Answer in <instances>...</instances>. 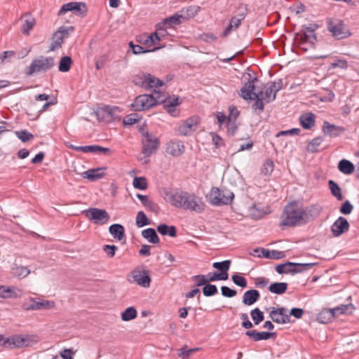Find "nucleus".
<instances>
[{
  "label": "nucleus",
  "instance_id": "obj_40",
  "mask_svg": "<svg viewBox=\"0 0 359 359\" xmlns=\"http://www.w3.org/2000/svg\"><path fill=\"white\" fill-rule=\"evenodd\" d=\"M165 23L168 25V27H172L174 25H177L182 24L184 21L183 17L179 13L172 15L169 18H166L163 20Z\"/></svg>",
  "mask_w": 359,
  "mask_h": 359
},
{
  "label": "nucleus",
  "instance_id": "obj_1",
  "mask_svg": "<svg viewBox=\"0 0 359 359\" xmlns=\"http://www.w3.org/2000/svg\"><path fill=\"white\" fill-rule=\"evenodd\" d=\"M167 196L168 202L176 208L198 212H201L204 210V205L201 198L195 194L180 191L171 194L170 196L167 194Z\"/></svg>",
  "mask_w": 359,
  "mask_h": 359
},
{
  "label": "nucleus",
  "instance_id": "obj_24",
  "mask_svg": "<svg viewBox=\"0 0 359 359\" xmlns=\"http://www.w3.org/2000/svg\"><path fill=\"white\" fill-rule=\"evenodd\" d=\"M259 298V292L257 290L251 289L244 292L242 302L245 306H251L257 302Z\"/></svg>",
  "mask_w": 359,
  "mask_h": 359
},
{
  "label": "nucleus",
  "instance_id": "obj_18",
  "mask_svg": "<svg viewBox=\"0 0 359 359\" xmlns=\"http://www.w3.org/2000/svg\"><path fill=\"white\" fill-rule=\"evenodd\" d=\"M140 79L142 81V87L146 89L161 87L164 85V82L162 80H160L149 73H143Z\"/></svg>",
  "mask_w": 359,
  "mask_h": 359
},
{
  "label": "nucleus",
  "instance_id": "obj_48",
  "mask_svg": "<svg viewBox=\"0 0 359 359\" xmlns=\"http://www.w3.org/2000/svg\"><path fill=\"white\" fill-rule=\"evenodd\" d=\"M142 117L136 113L130 114L126 116L123 118V123L124 126H131L135 123L139 122Z\"/></svg>",
  "mask_w": 359,
  "mask_h": 359
},
{
  "label": "nucleus",
  "instance_id": "obj_52",
  "mask_svg": "<svg viewBox=\"0 0 359 359\" xmlns=\"http://www.w3.org/2000/svg\"><path fill=\"white\" fill-rule=\"evenodd\" d=\"M203 294L205 297H212L218 293L217 287L215 285L207 283L202 288Z\"/></svg>",
  "mask_w": 359,
  "mask_h": 359
},
{
  "label": "nucleus",
  "instance_id": "obj_3",
  "mask_svg": "<svg viewBox=\"0 0 359 359\" xmlns=\"http://www.w3.org/2000/svg\"><path fill=\"white\" fill-rule=\"evenodd\" d=\"M55 65L53 57L39 55L34 58L29 66L27 67L25 74L27 76H32L35 73L46 72L51 69Z\"/></svg>",
  "mask_w": 359,
  "mask_h": 359
},
{
  "label": "nucleus",
  "instance_id": "obj_45",
  "mask_svg": "<svg viewBox=\"0 0 359 359\" xmlns=\"http://www.w3.org/2000/svg\"><path fill=\"white\" fill-rule=\"evenodd\" d=\"M151 224L150 219H149L143 211H139L136 216V225L137 227L141 228Z\"/></svg>",
  "mask_w": 359,
  "mask_h": 359
},
{
  "label": "nucleus",
  "instance_id": "obj_5",
  "mask_svg": "<svg viewBox=\"0 0 359 359\" xmlns=\"http://www.w3.org/2000/svg\"><path fill=\"white\" fill-rule=\"evenodd\" d=\"M209 202L217 206L229 205L234 198V194L228 189H219L217 187H212L208 196Z\"/></svg>",
  "mask_w": 359,
  "mask_h": 359
},
{
  "label": "nucleus",
  "instance_id": "obj_14",
  "mask_svg": "<svg viewBox=\"0 0 359 359\" xmlns=\"http://www.w3.org/2000/svg\"><path fill=\"white\" fill-rule=\"evenodd\" d=\"M142 153L149 157L159 147L160 141L157 137L152 138L150 133H145V140L142 141Z\"/></svg>",
  "mask_w": 359,
  "mask_h": 359
},
{
  "label": "nucleus",
  "instance_id": "obj_56",
  "mask_svg": "<svg viewBox=\"0 0 359 359\" xmlns=\"http://www.w3.org/2000/svg\"><path fill=\"white\" fill-rule=\"evenodd\" d=\"M231 280L233 282V283L235 285H236L237 286H239L242 288L247 287V285H248L247 280L245 279V278H244L243 276H242L241 275H238L237 273L232 275Z\"/></svg>",
  "mask_w": 359,
  "mask_h": 359
},
{
  "label": "nucleus",
  "instance_id": "obj_61",
  "mask_svg": "<svg viewBox=\"0 0 359 359\" xmlns=\"http://www.w3.org/2000/svg\"><path fill=\"white\" fill-rule=\"evenodd\" d=\"M222 295L224 297L231 298L236 295L237 292L234 289H231L228 286L223 285L221 287Z\"/></svg>",
  "mask_w": 359,
  "mask_h": 359
},
{
  "label": "nucleus",
  "instance_id": "obj_6",
  "mask_svg": "<svg viewBox=\"0 0 359 359\" xmlns=\"http://www.w3.org/2000/svg\"><path fill=\"white\" fill-rule=\"evenodd\" d=\"M248 81L241 88L239 95L245 100H254L256 101L257 99H263L261 96L263 95V91L259 90L255 92V82L258 81L257 77L252 78L251 74H248Z\"/></svg>",
  "mask_w": 359,
  "mask_h": 359
},
{
  "label": "nucleus",
  "instance_id": "obj_44",
  "mask_svg": "<svg viewBox=\"0 0 359 359\" xmlns=\"http://www.w3.org/2000/svg\"><path fill=\"white\" fill-rule=\"evenodd\" d=\"M274 170V163L273 161L267 158L265 160L264 163L262 165V168L261 169V173L265 176H269L271 175Z\"/></svg>",
  "mask_w": 359,
  "mask_h": 359
},
{
  "label": "nucleus",
  "instance_id": "obj_51",
  "mask_svg": "<svg viewBox=\"0 0 359 359\" xmlns=\"http://www.w3.org/2000/svg\"><path fill=\"white\" fill-rule=\"evenodd\" d=\"M15 135L22 142H27L34 139V136L27 130L15 131Z\"/></svg>",
  "mask_w": 359,
  "mask_h": 359
},
{
  "label": "nucleus",
  "instance_id": "obj_63",
  "mask_svg": "<svg viewBox=\"0 0 359 359\" xmlns=\"http://www.w3.org/2000/svg\"><path fill=\"white\" fill-rule=\"evenodd\" d=\"M292 269V266H290V265L289 266L287 265V262H285V264H278L276 266V271L279 274H284V273H290L291 274V271H290V270Z\"/></svg>",
  "mask_w": 359,
  "mask_h": 359
},
{
  "label": "nucleus",
  "instance_id": "obj_59",
  "mask_svg": "<svg viewBox=\"0 0 359 359\" xmlns=\"http://www.w3.org/2000/svg\"><path fill=\"white\" fill-rule=\"evenodd\" d=\"M353 209V205L350 203L349 201H345L341 205L339 211L343 215H349L351 213Z\"/></svg>",
  "mask_w": 359,
  "mask_h": 359
},
{
  "label": "nucleus",
  "instance_id": "obj_38",
  "mask_svg": "<svg viewBox=\"0 0 359 359\" xmlns=\"http://www.w3.org/2000/svg\"><path fill=\"white\" fill-rule=\"evenodd\" d=\"M73 60L70 56H63L60 58L58 70L61 72H67L70 70Z\"/></svg>",
  "mask_w": 359,
  "mask_h": 359
},
{
  "label": "nucleus",
  "instance_id": "obj_28",
  "mask_svg": "<svg viewBox=\"0 0 359 359\" xmlns=\"http://www.w3.org/2000/svg\"><path fill=\"white\" fill-rule=\"evenodd\" d=\"M333 309H324L317 316V320L323 324H326L332 320L335 317Z\"/></svg>",
  "mask_w": 359,
  "mask_h": 359
},
{
  "label": "nucleus",
  "instance_id": "obj_20",
  "mask_svg": "<svg viewBox=\"0 0 359 359\" xmlns=\"http://www.w3.org/2000/svg\"><path fill=\"white\" fill-rule=\"evenodd\" d=\"M245 334L254 341L268 340L276 337V332H259L257 330H247Z\"/></svg>",
  "mask_w": 359,
  "mask_h": 359
},
{
  "label": "nucleus",
  "instance_id": "obj_7",
  "mask_svg": "<svg viewBox=\"0 0 359 359\" xmlns=\"http://www.w3.org/2000/svg\"><path fill=\"white\" fill-rule=\"evenodd\" d=\"M121 109L118 107L104 106L97 109L96 116L100 121L111 123L120 119Z\"/></svg>",
  "mask_w": 359,
  "mask_h": 359
},
{
  "label": "nucleus",
  "instance_id": "obj_64",
  "mask_svg": "<svg viewBox=\"0 0 359 359\" xmlns=\"http://www.w3.org/2000/svg\"><path fill=\"white\" fill-rule=\"evenodd\" d=\"M117 246L114 245H104L102 248L103 251L110 257H114L117 250Z\"/></svg>",
  "mask_w": 359,
  "mask_h": 359
},
{
  "label": "nucleus",
  "instance_id": "obj_31",
  "mask_svg": "<svg viewBox=\"0 0 359 359\" xmlns=\"http://www.w3.org/2000/svg\"><path fill=\"white\" fill-rule=\"evenodd\" d=\"M157 231L162 236H169L172 238L177 236V229L175 226H168L166 224H160L157 226Z\"/></svg>",
  "mask_w": 359,
  "mask_h": 359
},
{
  "label": "nucleus",
  "instance_id": "obj_35",
  "mask_svg": "<svg viewBox=\"0 0 359 359\" xmlns=\"http://www.w3.org/2000/svg\"><path fill=\"white\" fill-rule=\"evenodd\" d=\"M338 169L345 175H351L354 172L355 167L350 161L342 159L338 163Z\"/></svg>",
  "mask_w": 359,
  "mask_h": 359
},
{
  "label": "nucleus",
  "instance_id": "obj_27",
  "mask_svg": "<svg viewBox=\"0 0 359 359\" xmlns=\"http://www.w3.org/2000/svg\"><path fill=\"white\" fill-rule=\"evenodd\" d=\"M315 118L316 116L313 113L304 114L299 117V123L304 129L309 130L314 126Z\"/></svg>",
  "mask_w": 359,
  "mask_h": 359
},
{
  "label": "nucleus",
  "instance_id": "obj_55",
  "mask_svg": "<svg viewBox=\"0 0 359 359\" xmlns=\"http://www.w3.org/2000/svg\"><path fill=\"white\" fill-rule=\"evenodd\" d=\"M167 103L165 104V109L168 112H170L174 107L180 104L179 96H173V97H169L167 99Z\"/></svg>",
  "mask_w": 359,
  "mask_h": 359
},
{
  "label": "nucleus",
  "instance_id": "obj_4",
  "mask_svg": "<svg viewBox=\"0 0 359 359\" xmlns=\"http://www.w3.org/2000/svg\"><path fill=\"white\" fill-rule=\"evenodd\" d=\"M327 29L331 36L337 40L345 39L351 35V33L344 23V21L337 18L326 19Z\"/></svg>",
  "mask_w": 359,
  "mask_h": 359
},
{
  "label": "nucleus",
  "instance_id": "obj_21",
  "mask_svg": "<svg viewBox=\"0 0 359 359\" xmlns=\"http://www.w3.org/2000/svg\"><path fill=\"white\" fill-rule=\"evenodd\" d=\"M165 151L173 156H180L184 152V145L180 140L170 141L166 145Z\"/></svg>",
  "mask_w": 359,
  "mask_h": 359
},
{
  "label": "nucleus",
  "instance_id": "obj_42",
  "mask_svg": "<svg viewBox=\"0 0 359 359\" xmlns=\"http://www.w3.org/2000/svg\"><path fill=\"white\" fill-rule=\"evenodd\" d=\"M129 47L132 50L133 53L135 55L154 52L161 48V47H156L154 48L153 49H147L140 45L134 44L132 41L129 43Z\"/></svg>",
  "mask_w": 359,
  "mask_h": 359
},
{
  "label": "nucleus",
  "instance_id": "obj_33",
  "mask_svg": "<svg viewBox=\"0 0 359 359\" xmlns=\"http://www.w3.org/2000/svg\"><path fill=\"white\" fill-rule=\"evenodd\" d=\"M201 8L198 6H190L186 8H183L180 11V13L183 17L184 21L195 17L200 11Z\"/></svg>",
  "mask_w": 359,
  "mask_h": 359
},
{
  "label": "nucleus",
  "instance_id": "obj_30",
  "mask_svg": "<svg viewBox=\"0 0 359 359\" xmlns=\"http://www.w3.org/2000/svg\"><path fill=\"white\" fill-rule=\"evenodd\" d=\"M25 18L24 23L22 25V32L25 35H29V31L34 27L36 21L29 13H25L22 17Z\"/></svg>",
  "mask_w": 359,
  "mask_h": 359
},
{
  "label": "nucleus",
  "instance_id": "obj_46",
  "mask_svg": "<svg viewBox=\"0 0 359 359\" xmlns=\"http://www.w3.org/2000/svg\"><path fill=\"white\" fill-rule=\"evenodd\" d=\"M137 315L136 309L133 306H130L121 313V319L123 321H129L135 319Z\"/></svg>",
  "mask_w": 359,
  "mask_h": 359
},
{
  "label": "nucleus",
  "instance_id": "obj_9",
  "mask_svg": "<svg viewBox=\"0 0 359 359\" xmlns=\"http://www.w3.org/2000/svg\"><path fill=\"white\" fill-rule=\"evenodd\" d=\"M69 11L72 12L77 16L84 17L87 14L88 8L86 3L84 2L72 1L62 6L58 12V15H64Z\"/></svg>",
  "mask_w": 359,
  "mask_h": 359
},
{
  "label": "nucleus",
  "instance_id": "obj_17",
  "mask_svg": "<svg viewBox=\"0 0 359 359\" xmlns=\"http://www.w3.org/2000/svg\"><path fill=\"white\" fill-rule=\"evenodd\" d=\"M30 339L29 337H21L15 335L11 338L6 339L3 343V346L6 348H20L29 346Z\"/></svg>",
  "mask_w": 359,
  "mask_h": 359
},
{
  "label": "nucleus",
  "instance_id": "obj_43",
  "mask_svg": "<svg viewBox=\"0 0 359 359\" xmlns=\"http://www.w3.org/2000/svg\"><path fill=\"white\" fill-rule=\"evenodd\" d=\"M323 142L321 136L316 137L310 141L306 147V150L309 153H316L318 151V147Z\"/></svg>",
  "mask_w": 359,
  "mask_h": 359
},
{
  "label": "nucleus",
  "instance_id": "obj_50",
  "mask_svg": "<svg viewBox=\"0 0 359 359\" xmlns=\"http://www.w3.org/2000/svg\"><path fill=\"white\" fill-rule=\"evenodd\" d=\"M235 13L236 15H234V17L237 18L238 19H240L241 20H243L248 13L247 4L243 3L240 4L237 7V9Z\"/></svg>",
  "mask_w": 359,
  "mask_h": 359
},
{
  "label": "nucleus",
  "instance_id": "obj_26",
  "mask_svg": "<svg viewBox=\"0 0 359 359\" xmlns=\"http://www.w3.org/2000/svg\"><path fill=\"white\" fill-rule=\"evenodd\" d=\"M106 170V168L104 167L95 169H90L83 172V177L87 178L91 182H95L104 177V172H102V170Z\"/></svg>",
  "mask_w": 359,
  "mask_h": 359
},
{
  "label": "nucleus",
  "instance_id": "obj_10",
  "mask_svg": "<svg viewBox=\"0 0 359 359\" xmlns=\"http://www.w3.org/2000/svg\"><path fill=\"white\" fill-rule=\"evenodd\" d=\"M85 216L90 221L97 224H106L110 217L108 212L104 209L90 208L83 211Z\"/></svg>",
  "mask_w": 359,
  "mask_h": 359
},
{
  "label": "nucleus",
  "instance_id": "obj_11",
  "mask_svg": "<svg viewBox=\"0 0 359 359\" xmlns=\"http://www.w3.org/2000/svg\"><path fill=\"white\" fill-rule=\"evenodd\" d=\"M269 318L277 324H286L291 322L290 316L287 313L285 307H270Z\"/></svg>",
  "mask_w": 359,
  "mask_h": 359
},
{
  "label": "nucleus",
  "instance_id": "obj_22",
  "mask_svg": "<svg viewBox=\"0 0 359 359\" xmlns=\"http://www.w3.org/2000/svg\"><path fill=\"white\" fill-rule=\"evenodd\" d=\"M133 277L134 281L143 287H149L151 284V278L146 270L139 272H133Z\"/></svg>",
  "mask_w": 359,
  "mask_h": 359
},
{
  "label": "nucleus",
  "instance_id": "obj_58",
  "mask_svg": "<svg viewBox=\"0 0 359 359\" xmlns=\"http://www.w3.org/2000/svg\"><path fill=\"white\" fill-rule=\"evenodd\" d=\"M39 306H41V304H39V301L31 299L29 303H25L22 305V308L26 311L41 310V307Z\"/></svg>",
  "mask_w": 359,
  "mask_h": 359
},
{
  "label": "nucleus",
  "instance_id": "obj_2",
  "mask_svg": "<svg viewBox=\"0 0 359 359\" xmlns=\"http://www.w3.org/2000/svg\"><path fill=\"white\" fill-rule=\"evenodd\" d=\"M302 205L297 201L288 203L280 216V226H295L302 224Z\"/></svg>",
  "mask_w": 359,
  "mask_h": 359
},
{
  "label": "nucleus",
  "instance_id": "obj_37",
  "mask_svg": "<svg viewBox=\"0 0 359 359\" xmlns=\"http://www.w3.org/2000/svg\"><path fill=\"white\" fill-rule=\"evenodd\" d=\"M334 310L335 316L339 314H352L353 311L355 310V307L352 304H341L333 309Z\"/></svg>",
  "mask_w": 359,
  "mask_h": 359
},
{
  "label": "nucleus",
  "instance_id": "obj_25",
  "mask_svg": "<svg viewBox=\"0 0 359 359\" xmlns=\"http://www.w3.org/2000/svg\"><path fill=\"white\" fill-rule=\"evenodd\" d=\"M109 232L114 239L121 241H126L125 228L122 224H113L109 227Z\"/></svg>",
  "mask_w": 359,
  "mask_h": 359
},
{
  "label": "nucleus",
  "instance_id": "obj_34",
  "mask_svg": "<svg viewBox=\"0 0 359 359\" xmlns=\"http://www.w3.org/2000/svg\"><path fill=\"white\" fill-rule=\"evenodd\" d=\"M142 236L151 243L157 244L159 243L160 239L156 231L153 228H148L142 231Z\"/></svg>",
  "mask_w": 359,
  "mask_h": 359
},
{
  "label": "nucleus",
  "instance_id": "obj_49",
  "mask_svg": "<svg viewBox=\"0 0 359 359\" xmlns=\"http://www.w3.org/2000/svg\"><path fill=\"white\" fill-rule=\"evenodd\" d=\"M133 187L140 190H145L147 187V181L144 177H135L133 182Z\"/></svg>",
  "mask_w": 359,
  "mask_h": 359
},
{
  "label": "nucleus",
  "instance_id": "obj_12",
  "mask_svg": "<svg viewBox=\"0 0 359 359\" xmlns=\"http://www.w3.org/2000/svg\"><path fill=\"white\" fill-rule=\"evenodd\" d=\"M294 40L302 50L307 51V48L303 46L308 43L313 48L317 41V36L316 34L308 33L302 28L301 32L295 34Z\"/></svg>",
  "mask_w": 359,
  "mask_h": 359
},
{
  "label": "nucleus",
  "instance_id": "obj_62",
  "mask_svg": "<svg viewBox=\"0 0 359 359\" xmlns=\"http://www.w3.org/2000/svg\"><path fill=\"white\" fill-rule=\"evenodd\" d=\"M191 279L195 282V286H205L207 284L205 275H196L192 276Z\"/></svg>",
  "mask_w": 359,
  "mask_h": 359
},
{
  "label": "nucleus",
  "instance_id": "obj_32",
  "mask_svg": "<svg viewBox=\"0 0 359 359\" xmlns=\"http://www.w3.org/2000/svg\"><path fill=\"white\" fill-rule=\"evenodd\" d=\"M288 285L287 283L285 282H275L271 283L269 286V290L270 292L276 294H284L287 290Z\"/></svg>",
  "mask_w": 359,
  "mask_h": 359
},
{
  "label": "nucleus",
  "instance_id": "obj_19",
  "mask_svg": "<svg viewBox=\"0 0 359 359\" xmlns=\"http://www.w3.org/2000/svg\"><path fill=\"white\" fill-rule=\"evenodd\" d=\"M349 229V223L344 217H339L331 226L332 234L337 237L348 231Z\"/></svg>",
  "mask_w": 359,
  "mask_h": 359
},
{
  "label": "nucleus",
  "instance_id": "obj_47",
  "mask_svg": "<svg viewBox=\"0 0 359 359\" xmlns=\"http://www.w3.org/2000/svg\"><path fill=\"white\" fill-rule=\"evenodd\" d=\"M250 316L255 325H259L264 319V313L259 309L255 308L250 311Z\"/></svg>",
  "mask_w": 359,
  "mask_h": 359
},
{
  "label": "nucleus",
  "instance_id": "obj_36",
  "mask_svg": "<svg viewBox=\"0 0 359 359\" xmlns=\"http://www.w3.org/2000/svg\"><path fill=\"white\" fill-rule=\"evenodd\" d=\"M328 187L333 196H334L338 201H341L343 199L341 189L337 182L334 180H330L328 181Z\"/></svg>",
  "mask_w": 359,
  "mask_h": 359
},
{
  "label": "nucleus",
  "instance_id": "obj_15",
  "mask_svg": "<svg viewBox=\"0 0 359 359\" xmlns=\"http://www.w3.org/2000/svg\"><path fill=\"white\" fill-rule=\"evenodd\" d=\"M322 211V208L318 205L302 207V224H306L317 218Z\"/></svg>",
  "mask_w": 359,
  "mask_h": 359
},
{
  "label": "nucleus",
  "instance_id": "obj_13",
  "mask_svg": "<svg viewBox=\"0 0 359 359\" xmlns=\"http://www.w3.org/2000/svg\"><path fill=\"white\" fill-rule=\"evenodd\" d=\"M199 123V118L197 116L187 118L182 124L178 126L177 129V135L183 136L191 135L197 130Z\"/></svg>",
  "mask_w": 359,
  "mask_h": 359
},
{
  "label": "nucleus",
  "instance_id": "obj_54",
  "mask_svg": "<svg viewBox=\"0 0 359 359\" xmlns=\"http://www.w3.org/2000/svg\"><path fill=\"white\" fill-rule=\"evenodd\" d=\"M231 264V261L229 259H226L222 262H214L212 264V267L219 271V272L222 271H229Z\"/></svg>",
  "mask_w": 359,
  "mask_h": 359
},
{
  "label": "nucleus",
  "instance_id": "obj_53",
  "mask_svg": "<svg viewBox=\"0 0 359 359\" xmlns=\"http://www.w3.org/2000/svg\"><path fill=\"white\" fill-rule=\"evenodd\" d=\"M267 85H269V87L266 89L265 92L263 93L264 97H262L263 100H264L265 102L269 103L271 102L272 98L271 97L272 92L274 93V88L276 87V82L272 81L270 83H268Z\"/></svg>",
  "mask_w": 359,
  "mask_h": 359
},
{
  "label": "nucleus",
  "instance_id": "obj_41",
  "mask_svg": "<svg viewBox=\"0 0 359 359\" xmlns=\"http://www.w3.org/2000/svg\"><path fill=\"white\" fill-rule=\"evenodd\" d=\"M18 294L13 290V287L0 285V297L4 299L16 298Z\"/></svg>",
  "mask_w": 359,
  "mask_h": 359
},
{
  "label": "nucleus",
  "instance_id": "obj_16",
  "mask_svg": "<svg viewBox=\"0 0 359 359\" xmlns=\"http://www.w3.org/2000/svg\"><path fill=\"white\" fill-rule=\"evenodd\" d=\"M322 131L325 136L337 137L346 131V128L325 121L322 126Z\"/></svg>",
  "mask_w": 359,
  "mask_h": 359
},
{
  "label": "nucleus",
  "instance_id": "obj_60",
  "mask_svg": "<svg viewBox=\"0 0 359 359\" xmlns=\"http://www.w3.org/2000/svg\"><path fill=\"white\" fill-rule=\"evenodd\" d=\"M236 121L235 120H227L226 121L227 134L229 137L234 136L237 130Z\"/></svg>",
  "mask_w": 359,
  "mask_h": 359
},
{
  "label": "nucleus",
  "instance_id": "obj_39",
  "mask_svg": "<svg viewBox=\"0 0 359 359\" xmlns=\"http://www.w3.org/2000/svg\"><path fill=\"white\" fill-rule=\"evenodd\" d=\"M64 37L62 36V34H60V32H58L57 31L55 32L53 36V41L50 46L49 50L53 51L55 49H58L61 48L62 44L64 42Z\"/></svg>",
  "mask_w": 359,
  "mask_h": 359
},
{
  "label": "nucleus",
  "instance_id": "obj_29",
  "mask_svg": "<svg viewBox=\"0 0 359 359\" xmlns=\"http://www.w3.org/2000/svg\"><path fill=\"white\" fill-rule=\"evenodd\" d=\"M315 264V263L302 264L287 262V265H290V266L292 267V269L290 270V271H291V274L292 275L307 271L311 269Z\"/></svg>",
  "mask_w": 359,
  "mask_h": 359
},
{
  "label": "nucleus",
  "instance_id": "obj_57",
  "mask_svg": "<svg viewBox=\"0 0 359 359\" xmlns=\"http://www.w3.org/2000/svg\"><path fill=\"white\" fill-rule=\"evenodd\" d=\"M199 349V348H193L187 349V346H184L180 349V353H179V356L183 359L188 358L192 353H196Z\"/></svg>",
  "mask_w": 359,
  "mask_h": 359
},
{
  "label": "nucleus",
  "instance_id": "obj_23",
  "mask_svg": "<svg viewBox=\"0 0 359 359\" xmlns=\"http://www.w3.org/2000/svg\"><path fill=\"white\" fill-rule=\"evenodd\" d=\"M74 150L76 151H82L84 153H102L105 155H109L111 150L109 148L103 147L99 145H88V146H79V147H74Z\"/></svg>",
  "mask_w": 359,
  "mask_h": 359
},
{
  "label": "nucleus",
  "instance_id": "obj_8",
  "mask_svg": "<svg viewBox=\"0 0 359 359\" xmlns=\"http://www.w3.org/2000/svg\"><path fill=\"white\" fill-rule=\"evenodd\" d=\"M156 102L153 94L140 95L135 97L131 107L135 111H141L156 106Z\"/></svg>",
  "mask_w": 359,
  "mask_h": 359
}]
</instances>
